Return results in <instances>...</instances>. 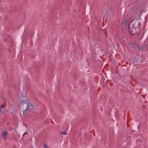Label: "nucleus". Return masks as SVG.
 <instances>
[{
    "instance_id": "nucleus-2",
    "label": "nucleus",
    "mask_w": 148,
    "mask_h": 148,
    "mask_svg": "<svg viewBox=\"0 0 148 148\" xmlns=\"http://www.w3.org/2000/svg\"><path fill=\"white\" fill-rule=\"evenodd\" d=\"M136 23L138 24V23H136V22H134L133 21H131L129 23L128 31L132 35L134 36V34L132 33V32L137 28V26L136 25Z\"/></svg>"
},
{
    "instance_id": "nucleus-3",
    "label": "nucleus",
    "mask_w": 148,
    "mask_h": 148,
    "mask_svg": "<svg viewBox=\"0 0 148 148\" xmlns=\"http://www.w3.org/2000/svg\"><path fill=\"white\" fill-rule=\"evenodd\" d=\"M8 134V132L7 131L4 130L3 131L0 137L1 139L4 141L6 139V137Z\"/></svg>"
},
{
    "instance_id": "nucleus-6",
    "label": "nucleus",
    "mask_w": 148,
    "mask_h": 148,
    "mask_svg": "<svg viewBox=\"0 0 148 148\" xmlns=\"http://www.w3.org/2000/svg\"><path fill=\"white\" fill-rule=\"evenodd\" d=\"M137 48L138 49H141V47L140 46H138L137 47Z\"/></svg>"
},
{
    "instance_id": "nucleus-7",
    "label": "nucleus",
    "mask_w": 148,
    "mask_h": 148,
    "mask_svg": "<svg viewBox=\"0 0 148 148\" xmlns=\"http://www.w3.org/2000/svg\"><path fill=\"white\" fill-rule=\"evenodd\" d=\"M1 110V109L0 108V111Z\"/></svg>"
},
{
    "instance_id": "nucleus-4",
    "label": "nucleus",
    "mask_w": 148,
    "mask_h": 148,
    "mask_svg": "<svg viewBox=\"0 0 148 148\" xmlns=\"http://www.w3.org/2000/svg\"><path fill=\"white\" fill-rule=\"evenodd\" d=\"M60 134L63 135H66L67 134L66 132H60Z\"/></svg>"
},
{
    "instance_id": "nucleus-1",
    "label": "nucleus",
    "mask_w": 148,
    "mask_h": 148,
    "mask_svg": "<svg viewBox=\"0 0 148 148\" xmlns=\"http://www.w3.org/2000/svg\"><path fill=\"white\" fill-rule=\"evenodd\" d=\"M21 106L23 109L22 112L23 114L29 109H33L34 106L31 103H29L27 97L25 95H23L22 98H21Z\"/></svg>"
},
{
    "instance_id": "nucleus-5",
    "label": "nucleus",
    "mask_w": 148,
    "mask_h": 148,
    "mask_svg": "<svg viewBox=\"0 0 148 148\" xmlns=\"http://www.w3.org/2000/svg\"><path fill=\"white\" fill-rule=\"evenodd\" d=\"M44 147L45 148H48V147H47V144H44Z\"/></svg>"
}]
</instances>
